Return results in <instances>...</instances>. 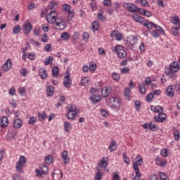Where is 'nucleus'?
I'll use <instances>...</instances> for the list:
<instances>
[{
    "instance_id": "23",
    "label": "nucleus",
    "mask_w": 180,
    "mask_h": 180,
    "mask_svg": "<svg viewBox=\"0 0 180 180\" xmlns=\"http://www.w3.org/2000/svg\"><path fill=\"white\" fill-rule=\"evenodd\" d=\"M90 99L92 101L93 103H98V102L102 101V97H101V96H93Z\"/></svg>"
},
{
    "instance_id": "5",
    "label": "nucleus",
    "mask_w": 180,
    "mask_h": 180,
    "mask_svg": "<svg viewBox=\"0 0 180 180\" xmlns=\"http://www.w3.org/2000/svg\"><path fill=\"white\" fill-rule=\"evenodd\" d=\"M46 20H47L48 23H50L51 25H53V23H56V22L57 20V12L51 11L46 15Z\"/></svg>"
},
{
    "instance_id": "63",
    "label": "nucleus",
    "mask_w": 180,
    "mask_h": 180,
    "mask_svg": "<svg viewBox=\"0 0 180 180\" xmlns=\"http://www.w3.org/2000/svg\"><path fill=\"white\" fill-rule=\"evenodd\" d=\"M112 180H120V176L118 173L112 174Z\"/></svg>"
},
{
    "instance_id": "17",
    "label": "nucleus",
    "mask_w": 180,
    "mask_h": 180,
    "mask_svg": "<svg viewBox=\"0 0 180 180\" xmlns=\"http://www.w3.org/2000/svg\"><path fill=\"white\" fill-rule=\"evenodd\" d=\"M12 68V60L11 59H7L6 63L3 65V70L4 71H9V69Z\"/></svg>"
},
{
    "instance_id": "20",
    "label": "nucleus",
    "mask_w": 180,
    "mask_h": 180,
    "mask_svg": "<svg viewBox=\"0 0 180 180\" xmlns=\"http://www.w3.org/2000/svg\"><path fill=\"white\" fill-rule=\"evenodd\" d=\"M67 110H68V113H71L72 112H78L77 107L75 106V105H73V104L68 105Z\"/></svg>"
},
{
    "instance_id": "31",
    "label": "nucleus",
    "mask_w": 180,
    "mask_h": 180,
    "mask_svg": "<svg viewBox=\"0 0 180 180\" xmlns=\"http://www.w3.org/2000/svg\"><path fill=\"white\" fill-rule=\"evenodd\" d=\"M58 66H54L52 68V75L54 77V78H57L58 77Z\"/></svg>"
},
{
    "instance_id": "6",
    "label": "nucleus",
    "mask_w": 180,
    "mask_h": 180,
    "mask_svg": "<svg viewBox=\"0 0 180 180\" xmlns=\"http://www.w3.org/2000/svg\"><path fill=\"white\" fill-rule=\"evenodd\" d=\"M123 8L128 11V12H131L132 13H136L137 12V6L131 3H124Z\"/></svg>"
},
{
    "instance_id": "24",
    "label": "nucleus",
    "mask_w": 180,
    "mask_h": 180,
    "mask_svg": "<svg viewBox=\"0 0 180 180\" xmlns=\"http://www.w3.org/2000/svg\"><path fill=\"white\" fill-rule=\"evenodd\" d=\"M149 129H150L152 131H157V130L160 129V127H158V125L155 124H153V122H150L148 124Z\"/></svg>"
},
{
    "instance_id": "59",
    "label": "nucleus",
    "mask_w": 180,
    "mask_h": 180,
    "mask_svg": "<svg viewBox=\"0 0 180 180\" xmlns=\"http://www.w3.org/2000/svg\"><path fill=\"white\" fill-rule=\"evenodd\" d=\"M174 89L177 91V92H180V84L178 82H176V83H174Z\"/></svg>"
},
{
    "instance_id": "49",
    "label": "nucleus",
    "mask_w": 180,
    "mask_h": 180,
    "mask_svg": "<svg viewBox=\"0 0 180 180\" xmlns=\"http://www.w3.org/2000/svg\"><path fill=\"white\" fill-rule=\"evenodd\" d=\"M36 122H37V117H32L31 118H30L28 123L29 124H34Z\"/></svg>"
},
{
    "instance_id": "50",
    "label": "nucleus",
    "mask_w": 180,
    "mask_h": 180,
    "mask_svg": "<svg viewBox=\"0 0 180 180\" xmlns=\"http://www.w3.org/2000/svg\"><path fill=\"white\" fill-rule=\"evenodd\" d=\"M152 99H154V94L150 93L146 96V102H151Z\"/></svg>"
},
{
    "instance_id": "62",
    "label": "nucleus",
    "mask_w": 180,
    "mask_h": 180,
    "mask_svg": "<svg viewBox=\"0 0 180 180\" xmlns=\"http://www.w3.org/2000/svg\"><path fill=\"white\" fill-rule=\"evenodd\" d=\"M151 34L155 39H158V37H160V34L156 30H153Z\"/></svg>"
},
{
    "instance_id": "43",
    "label": "nucleus",
    "mask_w": 180,
    "mask_h": 180,
    "mask_svg": "<svg viewBox=\"0 0 180 180\" xmlns=\"http://www.w3.org/2000/svg\"><path fill=\"white\" fill-rule=\"evenodd\" d=\"M44 161L46 164H51V162H53V157L49 155L45 157Z\"/></svg>"
},
{
    "instance_id": "4",
    "label": "nucleus",
    "mask_w": 180,
    "mask_h": 180,
    "mask_svg": "<svg viewBox=\"0 0 180 180\" xmlns=\"http://www.w3.org/2000/svg\"><path fill=\"white\" fill-rule=\"evenodd\" d=\"M113 53H117V57L119 58H124L126 56H127V53H126V51H124V49L123 46L120 45H117L115 46V49H112Z\"/></svg>"
},
{
    "instance_id": "21",
    "label": "nucleus",
    "mask_w": 180,
    "mask_h": 180,
    "mask_svg": "<svg viewBox=\"0 0 180 180\" xmlns=\"http://www.w3.org/2000/svg\"><path fill=\"white\" fill-rule=\"evenodd\" d=\"M64 130L66 131V133H70V131L71 129H72V127L71 125V123H70L68 121H66L64 122Z\"/></svg>"
},
{
    "instance_id": "54",
    "label": "nucleus",
    "mask_w": 180,
    "mask_h": 180,
    "mask_svg": "<svg viewBox=\"0 0 180 180\" xmlns=\"http://www.w3.org/2000/svg\"><path fill=\"white\" fill-rule=\"evenodd\" d=\"M160 154L162 157L165 158V157L168 156V150L167 149H162L160 151Z\"/></svg>"
},
{
    "instance_id": "27",
    "label": "nucleus",
    "mask_w": 180,
    "mask_h": 180,
    "mask_svg": "<svg viewBox=\"0 0 180 180\" xmlns=\"http://www.w3.org/2000/svg\"><path fill=\"white\" fill-rule=\"evenodd\" d=\"M23 167H25V165H20L19 163H16V165H15L16 172H18V174H22V172H23Z\"/></svg>"
},
{
    "instance_id": "38",
    "label": "nucleus",
    "mask_w": 180,
    "mask_h": 180,
    "mask_svg": "<svg viewBox=\"0 0 180 180\" xmlns=\"http://www.w3.org/2000/svg\"><path fill=\"white\" fill-rule=\"evenodd\" d=\"M16 164H20L21 165H26V158H25V156H20L19 158V161H18Z\"/></svg>"
},
{
    "instance_id": "55",
    "label": "nucleus",
    "mask_w": 180,
    "mask_h": 180,
    "mask_svg": "<svg viewBox=\"0 0 180 180\" xmlns=\"http://www.w3.org/2000/svg\"><path fill=\"white\" fill-rule=\"evenodd\" d=\"M18 91L21 96H25V94L26 93V89L25 87L20 88Z\"/></svg>"
},
{
    "instance_id": "19",
    "label": "nucleus",
    "mask_w": 180,
    "mask_h": 180,
    "mask_svg": "<svg viewBox=\"0 0 180 180\" xmlns=\"http://www.w3.org/2000/svg\"><path fill=\"white\" fill-rule=\"evenodd\" d=\"M23 124V122H22V120L18 118L15 119L13 121V127L14 129H20L22 127V125Z\"/></svg>"
},
{
    "instance_id": "60",
    "label": "nucleus",
    "mask_w": 180,
    "mask_h": 180,
    "mask_svg": "<svg viewBox=\"0 0 180 180\" xmlns=\"http://www.w3.org/2000/svg\"><path fill=\"white\" fill-rule=\"evenodd\" d=\"M122 39H123V34L118 32L115 37V39H117L118 41H120V40H122Z\"/></svg>"
},
{
    "instance_id": "36",
    "label": "nucleus",
    "mask_w": 180,
    "mask_h": 180,
    "mask_svg": "<svg viewBox=\"0 0 180 180\" xmlns=\"http://www.w3.org/2000/svg\"><path fill=\"white\" fill-rule=\"evenodd\" d=\"M173 25H175L176 26H179V29H180V20H179V17L175 16L173 18V21H172Z\"/></svg>"
},
{
    "instance_id": "42",
    "label": "nucleus",
    "mask_w": 180,
    "mask_h": 180,
    "mask_svg": "<svg viewBox=\"0 0 180 180\" xmlns=\"http://www.w3.org/2000/svg\"><path fill=\"white\" fill-rule=\"evenodd\" d=\"M83 40L84 41H86V43L89 41V33H88V32H84L83 33Z\"/></svg>"
},
{
    "instance_id": "32",
    "label": "nucleus",
    "mask_w": 180,
    "mask_h": 180,
    "mask_svg": "<svg viewBox=\"0 0 180 180\" xmlns=\"http://www.w3.org/2000/svg\"><path fill=\"white\" fill-rule=\"evenodd\" d=\"M63 85L65 88H70L71 85H72V80H71V79L64 80Z\"/></svg>"
},
{
    "instance_id": "25",
    "label": "nucleus",
    "mask_w": 180,
    "mask_h": 180,
    "mask_svg": "<svg viewBox=\"0 0 180 180\" xmlns=\"http://www.w3.org/2000/svg\"><path fill=\"white\" fill-rule=\"evenodd\" d=\"M39 168H40V169L42 172V174L44 175H46V174H49V167H47V165H40Z\"/></svg>"
},
{
    "instance_id": "51",
    "label": "nucleus",
    "mask_w": 180,
    "mask_h": 180,
    "mask_svg": "<svg viewBox=\"0 0 180 180\" xmlns=\"http://www.w3.org/2000/svg\"><path fill=\"white\" fill-rule=\"evenodd\" d=\"M60 37L63 40H68V39H70V34H68V32H63V33H62Z\"/></svg>"
},
{
    "instance_id": "57",
    "label": "nucleus",
    "mask_w": 180,
    "mask_h": 180,
    "mask_svg": "<svg viewBox=\"0 0 180 180\" xmlns=\"http://www.w3.org/2000/svg\"><path fill=\"white\" fill-rule=\"evenodd\" d=\"M178 29H180L179 27H172V32L174 36H178Z\"/></svg>"
},
{
    "instance_id": "14",
    "label": "nucleus",
    "mask_w": 180,
    "mask_h": 180,
    "mask_svg": "<svg viewBox=\"0 0 180 180\" xmlns=\"http://www.w3.org/2000/svg\"><path fill=\"white\" fill-rule=\"evenodd\" d=\"M175 94V89H174V87H172V85L168 86V87L166 89V95L169 96V98H172Z\"/></svg>"
},
{
    "instance_id": "3",
    "label": "nucleus",
    "mask_w": 180,
    "mask_h": 180,
    "mask_svg": "<svg viewBox=\"0 0 180 180\" xmlns=\"http://www.w3.org/2000/svg\"><path fill=\"white\" fill-rule=\"evenodd\" d=\"M135 162L132 165L133 169H134L135 172H136V175H140V168L139 167H141L143 165V157L141 155H138L135 158Z\"/></svg>"
},
{
    "instance_id": "2",
    "label": "nucleus",
    "mask_w": 180,
    "mask_h": 180,
    "mask_svg": "<svg viewBox=\"0 0 180 180\" xmlns=\"http://www.w3.org/2000/svg\"><path fill=\"white\" fill-rule=\"evenodd\" d=\"M143 26L145 27H147V29H148V30H152L153 27H155V29H156V30H158V32H159L160 33V34H165V32L164 31V29H162V27L157 25V24L153 22L146 21L143 23Z\"/></svg>"
},
{
    "instance_id": "7",
    "label": "nucleus",
    "mask_w": 180,
    "mask_h": 180,
    "mask_svg": "<svg viewBox=\"0 0 180 180\" xmlns=\"http://www.w3.org/2000/svg\"><path fill=\"white\" fill-rule=\"evenodd\" d=\"M16 134H18V132H16V129L13 127V126L8 127V131L7 134V139L9 141L13 140L15 137H16Z\"/></svg>"
},
{
    "instance_id": "40",
    "label": "nucleus",
    "mask_w": 180,
    "mask_h": 180,
    "mask_svg": "<svg viewBox=\"0 0 180 180\" xmlns=\"http://www.w3.org/2000/svg\"><path fill=\"white\" fill-rule=\"evenodd\" d=\"M112 78L113 81H117V82L120 81V75L116 72H113L112 74Z\"/></svg>"
},
{
    "instance_id": "9",
    "label": "nucleus",
    "mask_w": 180,
    "mask_h": 180,
    "mask_svg": "<svg viewBox=\"0 0 180 180\" xmlns=\"http://www.w3.org/2000/svg\"><path fill=\"white\" fill-rule=\"evenodd\" d=\"M166 119H167V114H165L164 112H159L158 117H157V116H155L153 117V120L157 123H162V122H164V120H165Z\"/></svg>"
},
{
    "instance_id": "16",
    "label": "nucleus",
    "mask_w": 180,
    "mask_h": 180,
    "mask_svg": "<svg viewBox=\"0 0 180 180\" xmlns=\"http://www.w3.org/2000/svg\"><path fill=\"white\" fill-rule=\"evenodd\" d=\"M39 77L41 79H46V78H47L48 77V74H47V71L46 70V69L41 68L39 70Z\"/></svg>"
},
{
    "instance_id": "1",
    "label": "nucleus",
    "mask_w": 180,
    "mask_h": 180,
    "mask_svg": "<svg viewBox=\"0 0 180 180\" xmlns=\"http://www.w3.org/2000/svg\"><path fill=\"white\" fill-rule=\"evenodd\" d=\"M108 102L111 103V108L113 110H120V106H122V100L120 98L110 97Z\"/></svg>"
},
{
    "instance_id": "34",
    "label": "nucleus",
    "mask_w": 180,
    "mask_h": 180,
    "mask_svg": "<svg viewBox=\"0 0 180 180\" xmlns=\"http://www.w3.org/2000/svg\"><path fill=\"white\" fill-rule=\"evenodd\" d=\"M91 26L94 32H98L99 29V22H98V21H94L91 23Z\"/></svg>"
},
{
    "instance_id": "12",
    "label": "nucleus",
    "mask_w": 180,
    "mask_h": 180,
    "mask_svg": "<svg viewBox=\"0 0 180 180\" xmlns=\"http://www.w3.org/2000/svg\"><path fill=\"white\" fill-rule=\"evenodd\" d=\"M108 162H109L108 158H102L101 160L98 163V167L100 168H107L108 167Z\"/></svg>"
},
{
    "instance_id": "58",
    "label": "nucleus",
    "mask_w": 180,
    "mask_h": 180,
    "mask_svg": "<svg viewBox=\"0 0 180 180\" xmlns=\"http://www.w3.org/2000/svg\"><path fill=\"white\" fill-rule=\"evenodd\" d=\"M102 175H103V173L97 172L96 173V176L94 177L95 180H101L102 179Z\"/></svg>"
},
{
    "instance_id": "33",
    "label": "nucleus",
    "mask_w": 180,
    "mask_h": 180,
    "mask_svg": "<svg viewBox=\"0 0 180 180\" xmlns=\"http://www.w3.org/2000/svg\"><path fill=\"white\" fill-rule=\"evenodd\" d=\"M55 25L59 27L57 28V30H63V29H64V26H65V22H56Z\"/></svg>"
},
{
    "instance_id": "10",
    "label": "nucleus",
    "mask_w": 180,
    "mask_h": 180,
    "mask_svg": "<svg viewBox=\"0 0 180 180\" xmlns=\"http://www.w3.org/2000/svg\"><path fill=\"white\" fill-rule=\"evenodd\" d=\"M8 124H9L8 117H6V116H3L1 118L0 131H2V129H4V127H8Z\"/></svg>"
},
{
    "instance_id": "11",
    "label": "nucleus",
    "mask_w": 180,
    "mask_h": 180,
    "mask_svg": "<svg viewBox=\"0 0 180 180\" xmlns=\"http://www.w3.org/2000/svg\"><path fill=\"white\" fill-rule=\"evenodd\" d=\"M52 176L54 180H60L63 178V172L60 170H54L52 173Z\"/></svg>"
},
{
    "instance_id": "44",
    "label": "nucleus",
    "mask_w": 180,
    "mask_h": 180,
    "mask_svg": "<svg viewBox=\"0 0 180 180\" xmlns=\"http://www.w3.org/2000/svg\"><path fill=\"white\" fill-rule=\"evenodd\" d=\"M41 41L43 43H47V41H49V37L47 36V34L44 33L41 36Z\"/></svg>"
},
{
    "instance_id": "28",
    "label": "nucleus",
    "mask_w": 180,
    "mask_h": 180,
    "mask_svg": "<svg viewBox=\"0 0 180 180\" xmlns=\"http://www.w3.org/2000/svg\"><path fill=\"white\" fill-rule=\"evenodd\" d=\"M139 90L140 94H145L146 89V84L144 83H141L139 85Z\"/></svg>"
},
{
    "instance_id": "13",
    "label": "nucleus",
    "mask_w": 180,
    "mask_h": 180,
    "mask_svg": "<svg viewBox=\"0 0 180 180\" xmlns=\"http://www.w3.org/2000/svg\"><path fill=\"white\" fill-rule=\"evenodd\" d=\"M112 92L110 87H103L101 90V94L103 98H107L109 96V94Z\"/></svg>"
},
{
    "instance_id": "30",
    "label": "nucleus",
    "mask_w": 180,
    "mask_h": 180,
    "mask_svg": "<svg viewBox=\"0 0 180 180\" xmlns=\"http://www.w3.org/2000/svg\"><path fill=\"white\" fill-rule=\"evenodd\" d=\"M22 29L20 28V25H16L13 27V34H19Z\"/></svg>"
},
{
    "instance_id": "47",
    "label": "nucleus",
    "mask_w": 180,
    "mask_h": 180,
    "mask_svg": "<svg viewBox=\"0 0 180 180\" xmlns=\"http://www.w3.org/2000/svg\"><path fill=\"white\" fill-rule=\"evenodd\" d=\"M134 105H135V109L136 110H140L141 109V103L139 101H134Z\"/></svg>"
},
{
    "instance_id": "61",
    "label": "nucleus",
    "mask_w": 180,
    "mask_h": 180,
    "mask_svg": "<svg viewBox=\"0 0 180 180\" xmlns=\"http://www.w3.org/2000/svg\"><path fill=\"white\" fill-rule=\"evenodd\" d=\"M63 8V11H66V12L71 11V6L68 4H64Z\"/></svg>"
},
{
    "instance_id": "26",
    "label": "nucleus",
    "mask_w": 180,
    "mask_h": 180,
    "mask_svg": "<svg viewBox=\"0 0 180 180\" xmlns=\"http://www.w3.org/2000/svg\"><path fill=\"white\" fill-rule=\"evenodd\" d=\"M97 19H98V20H101V22H105L106 20V18L103 16V11L100 10L98 11Z\"/></svg>"
},
{
    "instance_id": "53",
    "label": "nucleus",
    "mask_w": 180,
    "mask_h": 180,
    "mask_svg": "<svg viewBox=\"0 0 180 180\" xmlns=\"http://www.w3.org/2000/svg\"><path fill=\"white\" fill-rule=\"evenodd\" d=\"M139 50L141 53H144L146 51V44L144 42H141L139 46Z\"/></svg>"
},
{
    "instance_id": "52",
    "label": "nucleus",
    "mask_w": 180,
    "mask_h": 180,
    "mask_svg": "<svg viewBox=\"0 0 180 180\" xmlns=\"http://www.w3.org/2000/svg\"><path fill=\"white\" fill-rule=\"evenodd\" d=\"M130 94H131V91H130V88H127L124 91V95L127 99L130 98Z\"/></svg>"
},
{
    "instance_id": "39",
    "label": "nucleus",
    "mask_w": 180,
    "mask_h": 180,
    "mask_svg": "<svg viewBox=\"0 0 180 180\" xmlns=\"http://www.w3.org/2000/svg\"><path fill=\"white\" fill-rule=\"evenodd\" d=\"M122 157L124 158V162L125 164H130V160L129 159V158H127V153L126 152L122 153Z\"/></svg>"
},
{
    "instance_id": "29",
    "label": "nucleus",
    "mask_w": 180,
    "mask_h": 180,
    "mask_svg": "<svg viewBox=\"0 0 180 180\" xmlns=\"http://www.w3.org/2000/svg\"><path fill=\"white\" fill-rule=\"evenodd\" d=\"M38 118H39V122H43V120H44L45 119H47V115H46V112H44L43 111L41 112H39Z\"/></svg>"
},
{
    "instance_id": "35",
    "label": "nucleus",
    "mask_w": 180,
    "mask_h": 180,
    "mask_svg": "<svg viewBox=\"0 0 180 180\" xmlns=\"http://www.w3.org/2000/svg\"><path fill=\"white\" fill-rule=\"evenodd\" d=\"M115 146H116V141H112L110 143L108 149L110 150V151L112 153V151H115V150H116V147H115Z\"/></svg>"
},
{
    "instance_id": "45",
    "label": "nucleus",
    "mask_w": 180,
    "mask_h": 180,
    "mask_svg": "<svg viewBox=\"0 0 180 180\" xmlns=\"http://www.w3.org/2000/svg\"><path fill=\"white\" fill-rule=\"evenodd\" d=\"M88 77H85L82 78L80 84H82V85H84V86H86V85H88Z\"/></svg>"
},
{
    "instance_id": "41",
    "label": "nucleus",
    "mask_w": 180,
    "mask_h": 180,
    "mask_svg": "<svg viewBox=\"0 0 180 180\" xmlns=\"http://www.w3.org/2000/svg\"><path fill=\"white\" fill-rule=\"evenodd\" d=\"M120 72L122 75H124V74H129V72H130V68H129V67H124V68L120 69Z\"/></svg>"
},
{
    "instance_id": "48",
    "label": "nucleus",
    "mask_w": 180,
    "mask_h": 180,
    "mask_svg": "<svg viewBox=\"0 0 180 180\" xmlns=\"http://www.w3.org/2000/svg\"><path fill=\"white\" fill-rule=\"evenodd\" d=\"M173 136H174V140H176V141H178V140H179L180 134H179V131H174L173 132Z\"/></svg>"
},
{
    "instance_id": "37",
    "label": "nucleus",
    "mask_w": 180,
    "mask_h": 180,
    "mask_svg": "<svg viewBox=\"0 0 180 180\" xmlns=\"http://www.w3.org/2000/svg\"><path fill=\"white\" fill-rule=\"evenodd\" d=\"M54 60V58H53V56H49L46 58H45L44 60V65H49V64H51V63H53V60Z\"/></svg>"
},
{
    "instance_id": "8",
    "label": "nucleus",
    "mask_w": 180,
    "mask_h": 180,
    "mask_svg": "<svg viewBox=\"0 0 180 180\" xmlns=\"http://www.w3.org/2000/svg\"><path fill=\"white\" fill-rule=\"evenodd\" d=\"M32 29H33V25L27 21L22 25V30L25 34H29L32 32Z\"/></svg>"
},
{
    "instance_id": "18",
    "label": "nucleus",
    "mask_w": 180,
    "mask_h": 180,
    "mask_svg": "<svg viewBox=\"0 0 180 180\" xmlns=\"http://www.w3.org/2000/svg\"><path fill=\"white\" fill-rule=\"evenodd\" d=\"M78 115V111H75L72 112H67L66 113V117L68 120H75V117H77V115Z\"/></svg>"
},
{
    "instance_id": "56",
    "label": "nucleus",
    "mask_w": 180,
    "mask_h": 180,
    "mask_svg": "<svg viewBox=\"0 0 180 180\" xmlns=\"http://www.w3.org/2000/svg\"><path fill=\"white\" fill-rule=\"evenodd\" d=\"M160 176L161 180H169V178H168V176H167L165 174L160 172Z\"/></svg>"
},
{
    "instance_id": "64",
    "label": "nucleus",
    "mask_w": 180,
    "mask_h": 180,
    "mask_svg": "<svg viewBox=\"0 0 180 180\" xmlns=\"http://www.w3.org/2000/svg\"><path fill=\"white\" fill-rule=\"evenodd\" d=\"M42 30L45 32H49V25L47 24L42 25Z\"/></svg>"
},
{
    "instance_id": "15",
    "label": "nucleus",
    "mask_w": 180,
    "mask_h": 180,
    "mask_svg": "<svg viewBox=\"0 0 180 180\" xmlns=\"http://www.w3.org/2000/svg\"><path fill=\"white\" fill-rule=\"evenodd\" d=\"M62 160H63V164L67 165L70 162V158H68V151L64 150L61 154Z\"/></svg>"
},
{
    "instance_id": "22",
    "label": "nucleus",
    "mask_w": 180,
    "mask_h": 180,
    "mask_svg": "<svg viewBox=\"0 0 180 180\" xmlns=\"http://www.w3.org/2000/svg\"><path fill=\"white\" fill-rule=\"evenodd\" d=\"M47 96H53L54 95V87L53 86H49L46 89Z\"/></svg>"
},
{
    "instance_id": "46",
    "label": "nucleus",
    "mask_w": 180,
    "mask_h": 180,
    "mask_svg": "<svg viewBox=\"0 0 180 180\" xmlns=\"http://www.w3.org/2000/svg\"><path fill=\"white\" fill-rule=\"evenodd\" d=\"M20 73L22 77H27V70L25 68L20 69Z\"/></svg>"
}]
</instances>
